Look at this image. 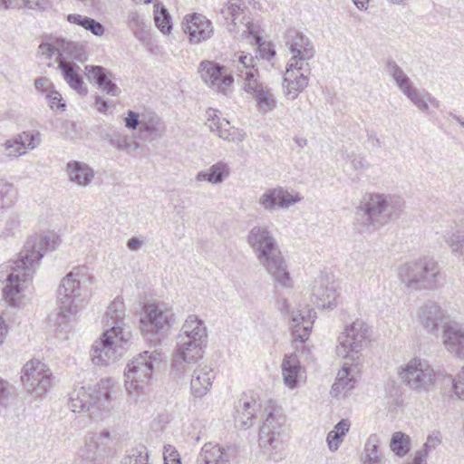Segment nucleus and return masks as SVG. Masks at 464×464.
Wrapping results in <instances>:
<instances>
[{"label": "nucleus", "mask_w": 464, "mask_h": 464, "mask_svg": "<svg viewBox=\"0 0 464 464\" xmlns=\"http://www.w3.org/2000/svg\"><path fill=\"white\" fill-rule=\"evenodd\" d=\"M59 244L60 238L53 233L32 236L26 240L17 259L0 266V281L5 283L3 294L6 299L11 301L22 291L24 285L32 280L44 253L54 250Z\"/></svg>", "instance_id": "1"}, {"label": "nucleus", "mask_w": 464, "mask_h": 464, "mask_svg": "<svg viewBox=\"0 0 464 464\" xmlns=\"http://www.w3.org/2000/svg\"><path fill=\"white\" fill-rule=\"evenodd\" d=\"M208 343L207 326L203 320L190 314L177 336L169 376L176 382L185 380L193 365L203 357Z\"/></svg>", "instance_id": "2"}, {"label": "nucleus", "mask_w": 464, "mask_h": 464, "mask_svg": "<svg viewBox=\"0 0 464 464\" xmlns=\"http://www.w3.org/2000/svg\"><path fill=\"white\" fill-rule=\"evenodd\" d=\"M124 317V303L117 297L108 306L104 314L103 321L109 328L92 347L91 357L93 364L108 365L121 358L128 349L130 333L121 326Z\"/></svg>", "instance_id": "3"}, {"label": "nucleus", "mask_w": 464, "mask_h": 464, "mask_svg": "<svg viewBox=\"0 0 464 464\" xmlns=\"http://www.w3.org/2000/svg\"><path fill=\"white\" fill-rule=\"evenodd\" d=\"M404 210V201L397 195L367 193L355 212V224L360 232H373L391 220L397 219Z\"/></svg>", "instance_id": "4"}, {"label": "nucleus", "mask_w": 464, "mask_h": 464, "mask_svg": "<svg viewBox=\"0 0 464 464\" xmlns=\"http://www.w3.org/2000/svg\"><path fill=\"white\" fill-rule=\"evenodd\" d=\"M247 243L274 281L282 287H287L291 282L287 266L268 227L266 226L252 227L247 235Z\"/></svg>", "instance_id": "5"}, {"label": "nucleus", "mask_w": 464, "mask_h": 464, "mask_svg": "<svg viewBox=\"0 0 464 464\" xmlns=\"http://www.w3.org/2000/svg\"><path fill=\"white\" fill-rule=\"evenodd\" d=\"M161 362L157 351L140 353L126 366L125 388L131 401L137 403L146 398V390L156 364Z\"/></svg>", "instance_id": "6"}, {"label": "nucleus", "mask_w": 464, "mask_h": 464, "mask_svg": "<svg viewBox=\"0 0 464 464\" xmlns=\"http://www.w3.org/2000/svg\"><path fill=\"white\" fill-rule=\"evenodd\" d=\"M85 267H74L61 281L57 290L60 315L64 318L77 313V309L87 296Z\"/></svg>", "instance_id": "7"}, {"label": "nucleus", "mask_w": 464, "mask_h": 464, "mask_svg": "<svg viewBox=\"0 0 464 464\" xmlns=\"http://www.w3.org/2000/svg\"><path fill=\"white\" fill-rule=\"evenodd\" d=\"M439 274L437 263L428 257L405 263L398 268V277L410 290L430 289L436 285Z\"/></svg>", "instance_id": "8"}, {"label": "nucleus", "mask_w": 464, "mask_h": 464, "mask_svg": "<svg viewBox=\"0 0 464 464\" xmlns=\"http://www.w3.org/2000/svg\"><path fill=\"white\" fill-rule=\"evenodd\" d=\"M173 321L174 314L171 309L163 304L150 303L143 308V316L140 320V330L150 342L160 343Z\"/></svg>", "instance_id": "9"}, {"label": "nucleus", "mask_w": 464, "mask_h": 464, "mask_svg": "<svg viewBox=\"0 0 464 464\" xmlns=\"http://www.w3.org/2000/svg\"><path fill=\"white\" fill-rule=\"evenodd\" d=\"M371 329L366 323L357 319L345 327L339 336L336 353L339 357L360 362L362 351L370 342Z\"/></svg>", "instance_id": "10"}, {"label": "nucleus", "mask_w": 464, "mask_h": 464, "mask_svg": "<svg viewBox=\"0 0 464 464\" xmlns=\"http://www.w3.org/2000/svg\"><path fill=\"white\" fill-rule=\"evenodd\" d=\"M398 374L403 383L418 392H428L435 382V373L427 361L413 358L401 366Z\"/></svg>", "instance_id": "11"}, {"label": "nucleus", "mask_w": 464, "mask_h": 464, "mask_svg": "<svg viewBox=\"0 0 464 464\" xmlns=\"http://www.w3.org/2000/svg\"><path fill=\"white\" fill-rule=\"evenodd\" d=\"M21 380L26 391L38 397L50 389L52 372L42 362L32 360L23 367Z\"/></svg>", "instance_id": "12"}, {"label": "nucleus", "mask_w": 464, "mask_h": 464, "mask_svg": "<svg viewBox=\"0 0 464 464\" xmlns=\"http://www.w3.org/2000/svg\"><path fill=\"white\" fill-rule=\"evenodd\" d=\"M285 44L293 54L288 63L290 67L296 65H309V61L314 56V48L311 40L302 32L295 29L286 31Z\"/></svg>", "instance_id": "13"}, {"label": "nucleus", "mask_w": 464, "mask_h": 464, "mask_svg": "<svg viewBox=\"0 0 464 464\" xmlns=\"http://www.w3.org/2000/svg\"><path fill=\"white\" fill-rule=\"evenodd\" d=\"M256 60H257V55L253 57L251 54L242 52L237 66V75L243 80V90L252 97L267 87L260 79L256 67Z\"/></svg>", "instance_id": "14"}, {"label": "nucleus", "mask_w": 464, "mask_h": 464, "mask_svg": "<svg viewBox=\"0 0 464 464\" xmlns=\"http://www.w3.org/2000/svg\"><path fill=\"white\" fill-rule=\"evenodd\" d=\"M198 71L202 80L219 92L226 93L234 82V78L227 72V68L214 61L201 62Z\"/></svg>", "instance_id": "15"}, {"label": "nucleus", "mask_w": 464, "mask_h": 464, "mask_svg": "<svg viewBox=\"0 0 464 464\" xmlns=\"http://www.w3.org/2000/svg\"><path fill=\"white\" fill-rule=\"evenodd\" d=\"M419 324L424 331L436 337L439 336L440 328L444 329V324L451 320L449 315L434 302H427L421 305L417 313Z\"/></svg>", "instance_id": "16"}, {"label": "nucleus", "mask_w": 464, "mask_h": 464, "mask_svg": "<svg viewBox=\"0 0 464 464\" xmlns=\"http://www.w3.org/2000/svg\"><path fill=\"white\" fill-rule=\"evenodd\" d=\"M285 418L279 411L272 409L259 429V446L263 449H276Z\"/></svg>", "instance_id": "17"}, {"label": "nucleus", "mask_w": 464, "mask_h": 464, "mask_svg": "<svg viewBox=\"0 0 464 464\" xmlns=\"http://www.w3.org/2000/svg\"><path fill=\"white\" fill-rule=\"evenodd\" d=\"M310 72V65H296L291 68L287 63L283 80L284 92L287 99L295 100L307 87Z\"/></svg>", "instance_id": "18"}, {"label": "nucleus", "mask_w": 464, "mask_h": 464, "mask_svg": "<svg viewBox=\"0 0 464 464\" xmlns=\"http://www.w3.org/2000/svg\"><path fill=\"white\" fill-rule=\"evenodd\" d=\"M182 27L192 44H199L209 39L213 34L211 22L206 16L197 13L186 15Z\"/></svg>", "instance_id": "19"}, {"label": "nucleus", "mask_w": 464, "mask_h": 464, "mask_svg": "<svg viewBox=\"0 0 464 464\" xmlns=\"http://www.w3.org/2000/svg\"><path fill=\"white\" fill-rule=\"evenodd\" d=\"M206 125L211 132L227 141L240 142L246 136L242 130L231 126L227 120L220 118L217 111L211 108L207 111Z\"/></svg>", "instance_id": "20"}, {"label": "nucleus", "mask_w": 464, "mask_h": 464, "mask_svg": "<svg viewBox=\"0 0 464 464\" xmlns=\"http://www.w3.org/2000/svg\"><path fill=\"white\" fill-rule=\"evenodd\" d=\"M300 200L301 198L298 194L291 195L286 189L277 187L269 188L263 193L258 203L265 210L273 212L277 208H288Z\"/></svg>", "instance_id": "21"}, {"label": "nucleus", "mask_w": 464, "mask_h": 464, "mask_svg": "<svg viewBox=\"0 0 464 464\" xmlns=\"http://www.w3.org/2000/svg\"><path fill=\"white\" fill-rule=\"evenodd\" d=\"M236 447L224 448L212 442L205 443L197 457V464H230L236 458Z\"/></svg>", "instance_id": "22"}, {"label": "nucleus", "mask_w": 464, "mask_h": 464, "mask_svg": "<svg viewBox=\"0 0 464 464\" xmlns=\"http://www.w3.org/2000/svg\"><path fill=\"white\" fill-rule=\"evenodd\" d=\"M336 285L328 277L315 279L312 287V302L319 308H333L336 305Z\"/></svg>", "instance_id": "23"}, {"label": "nucleus", "mask_w": 464, "mask_h": 464, "mask_svg": "<svg viewBox=\"0 0 464 464\" xmlns=\"http://www.w3.org/2000/svg\"><path fill=\"white\" fill-rule=\"evenodd\" d=\"M112 445L113 441L108 430H103L98 434L92 435L85 440L87 458L91 461H99L101 459L111 454Z\"/></svg>", "instance_id": "24"}, {"label": "nucleus", "mask_w": 464, "mask_h": 464, "mask_svg": "<svg viewBox=\"0 0 464 464\" xmlns=\"http://www.w3.org/2000/svg\"><path fill=\"white\" fill-rule=\"evenodd\" d=\"M246 10V7L243 0H229L227 5L221 9L220 14L227 21V28L229 32H235L239 25L246 27L243 34L251 32L249 22H245Z\"/></svg>", "instance_id": "25"}, {"label": "nucleus", "mask_w": 464, "mask_h": 464, "mask_svg": "<svg viewBox=\"0 0 464 464\" xmlns=\"http://www.w3.org/2000/svg\"><path fill=\"white\" fill-rule=\"evenodd\" d=\"M314 318L315 312L312 309L307 311H292L291 330L295 341L304 343L308 339Z\"/></svg>", "instance_id": "26"}, {"label": "nucleus", "mask_w": 464, "mask_h": 464, "mask_svg": "<svg viewBox=\"0 0 464 464\" xmlns=\"http://www.w3.org/2000/svg\"><path fill=\"white\" fill-rule=\"evenodd\" d=\"M85 75L91 82H94L106 94L119 96L121 89L112 81V74L100 65H86Z\"/></svg>", "instance_id": "27"}, {"label": "nucleus", "mask_w": 464, "mask_h": 464, "mask_svg": "<svg viewBox=\"0 0 464 464\" xmlns=\"http://www.w3.org/2000/svg\"><path fill=\"white\" fill-rule=\"evenodd\" d=\"M360 362H344L342 369L338 372L337 377L332 385L331 394L333 396H345L351 391L356 382L354 374L359 372Z\"/></svg>", "instance_id": "28"}, {"label": "nucleus", "mask_w": 464, "mask_h": 464, "mask_svg": "<svg viewBox=\"0 0 464 464\" xmlns=\"http://www.w3.org/2000/svg\"><path fill=\"white\" fill-rule=\"evenodd\" d=\"M443 343L447 350L458 357H464V328L456 321L444 324Z\"/></svg>", "instance_id": "29"}, {"label": "nucleus", "mask_w": 464, "mask_h": 464, "mask_svg": "<svg viewBox=\"0 0 464 464\" xmlns=\"http://www.w3.org/2000/svg\"><path fill=\"white\" fill-rule=\"evenodd\" d=\"M236 409V426L246 430L253 425V420L260 409V404L254 398L244 395L237 402Z\"/></svg>", "instance_id": "30"}, {"label": "nucleus", "mask_w": 464, "mask_h": 464, "mask_svg": "<svg viewBox=\"0 0 464 464\" xmlns=\"http://www.w3.org/2000/svg\"><path fill=\"white\" fill-rule=\"evenodd\" d=\"M58 69L67 82V84L80 95H86L88 89L84 85L81 68L75 63L68 60H61L58 63Z\"/></svg>", "instance_id": "31"}, {"label": "nucleus", "mask_w": 464, "mask_h": 464, "mask_svg": "<svg viewBox=\"0 0 464 464\" xmlns=\"http://www.w3.org/2000/svg\"><path fill=\"white\" fill-rule=\"evenodd\" d=\"M69 407L73 412L90 411V415L95 414L97 410L94 404L93 394L91 393V387L81 386L70 393Z\"/></svg>", "instance_id": "32"}, {"label": "nucleus", "mask_w": 464, "mask_h": 464, "mask_svg": "<svg viewBox=\"0 0 464 464\" xmlns=\"http://www.w3.org/2000/svg\"><path fill=\"white\" fill-rule=\"evenodd\" d=\"M214 378L213 370L208 365L195 369L190 380L192 394L198 398L204 396L209 391Z\"/></svg>", "instance_id": "33"}, {"label": "nucleus", "mask_w": 464, "mask_h": 464, "mask_svg": "<svg viewBox=\"0 0 464 464\" xmlns=\"http://www.w3.org/2000/svg\"><path fill=\"white\" fill-rule=\"evenodd\" d=\"M67 173L70 180L80 186L88 185L93 178V170L87 164L72 160L67 163Z\"/></svg>", "instance_id": "34"}, {"label": "nucleus", "mask_w": 464, "mask_h": 464, "mask_svg": "<svg viewBox=\"0 0 464 464\" xmlns=\"http://www.w3.org/2000/svg\"><path fill=\"white\" fill-rule=\"evenodd\" d=\"M56 44L58 48V56L56 58L57 63L59 61L65 60L63 54H66L69 58L82 62L85 58V52L82 45L77 43L68 41L64 38H56Z\"/></svg>", "instance_id": "35"}, {"label": "nucleus", "mask_w": 464, "mask_h": 464, "mask_svg": "<svg viewBox=\"0 0 464 464\" xmlns=\"http://www.w3.org/2000/svg\"><path fill=\"white\" fill-rule=\"evenodd\" d=\"M282 374L284 383L293 389L298 383V375L300 371V362L295 354L286 355L282 362Z\"/></svg>", "instance_id": "36"}, {"label": "nucleus", "mask_w": 464, "mask_h": 464, "mask_svg": "<svg viewBox=\"0 0 464 464\" xmlns=\"http://www.w3.org/2000/svg\"><path fill=\"white\" fill-rule=\"evenodd\" d=\"M112 383L108 379L101 380L94 388L91 387V393L94 397L97 411H107L111 401Z\"/></svg>", "instance_id": "37"}, {"label": "nucleus", "mask_w": 464, "mask_h": 464, "mask_svg": "<svg viewBox=\"0 0 464 464\" xmlns=\"http://www.w3.org/2000/svg\"><path fill=\"white\" fill-rule=\"evenodd\" d=\"M229 174V167L224 162H218L212 165L208 169L199 171L197 174V180L208 181L211 184L221 183Z\"/></svg>", "instance_id": "38"}, {"label": "nucleus", "mask_w": 464, "mask_h": 464, "mask_svg": "<svg viewBox=\"0 0 464 464\" xmlns=\"http://www.w3.org/2000/svg\"><path fill=\"white\" fill-rule=\"evenodd\" d=\"M384 70L386 73L393 79L396 86L402 93H405L412 87L411 79L392 59L386 61Z\"/></svg>", "instance_id": "39"}, {"label": "nucleus", "mask_w": 464, "mask_h": 464, "mask_svg": "<svg viewBox=\"0 0 464 464\" xmlns=\"http://www.w3.org/2000/svg\"><path fill=\"white\" fill-rule=\"evenodd\" d=\"M161 121L158 116H152L148 121L141 120L140 125V138L144 140H156L162 136Z\"/></svg>", "instance_id": "40"}, {"label": "nucleus", "mask_w": 464, "mask_h": 464, "mask_svg": "<svg viewBox=\"0 0 464 464\" xmlns=\"http://www.w3.org/2000/svg\"><path fill=\"white\" fill-rule=\"evenodd\" d=\"M349 428L350 421L347 419H343L334 426V429L328 433L326 440L331 451L338 450Z\"/></svg>", "instance_id": "41"}, {"label": "nucleus", "mask_w": 464, "mask_h": 464, "mask_svg": "<svg viewBox=\"0 0 464 464\" xmlns=\"http://www.w3.org/2000/svg\"><path fill=\"white\" fill-rule=\"evenodd\" d=\"M391 450L398 457H404L411 450V438L401 431H396L392 435L390 441Z\"/></svg>", "instance_id": "42"}, {"label": "nucleus", "mask_w": 464, "mask_h": 464, "mask_svg": "<svg viewBox=\"0 0 464 464\" xmlns=\"http://www.w3.org/2000/svg\"><path fill=\"white\" fill-rule=\"evenodd\" d=\"M121 464H149V452L147 448L139 444L126 451Z\"/></svg>", "instance_id": "43"}, {"label": "nucleus", "mask_w": 464, "mask_h": 464, "mask_svg": "<svg viewBox=\"0 0 464 464\" xmlns=\"http://www.w3.org/2000/svg\"><path fill=\"white\" fill-rule=\"evenodd\" d=\"M252 98L256 102L258 111L263 113L272 111L276 108V100L268 87L265 88Z\"/></svg>", "instance_id": "44"}, {"label": "nucleus", "mask_w": 464, "mask_h": 464, "mask_svg": "<svg viewBox=\"0 0 464 464\" xmlns=\"http://www.w3.org/2000/svg\"><path fill=\"white\" fill-rule=\"evenodd\" d=\"M156 6L157 12L154 15L155 24L162 34H169L172 30L170 14L164 5L160 6V5L157 4Z\"/></svg>", "instance_id": "45"}, {"label": "nucleus", "mask_w": 464, "mask_h": 464, "mask_svg": "<svg viewBox=\"0 0 464 464\" xmlns=\"http://www.w3.org/2000/svg\"><path fill=\"white\" fill-rule=\"evenodd\" d=\"M17 198V190L11 183L0 185V208L8 209L13 207Z\"/></svg>", "instance_id": "46"}, {"label": "nucleus", "mask_w": 464, "mask_h": 464, "mask_svg": "<svg viewBox=\"0 0 464 464\" xmlns=\"http://www.w3.org/2000/svg\"><path fill=\"white\" fill-rule=\"evenodd\" d=\"M18 135H15L12 139L6 140L1 147L5 150V154L9 159H16L25 154L24 145L21 143Z\"/></svg>", "instance_id": "47"}, {"label": "nucleus", "mask_w": 464, "mask_h": 464, "mask_svg": "<svg viewBox=\"0 0 464 464\" xmlns=\"http://www.w3.org/2000/svg\"><path fill=\"white\" fill-rule=\"evenodd\" d=\"M444 239L453 254H464V229L447 233Z\"/></svg>", "instance_id": "48"}, {"label": "nucleus", "mask_w": 464, "mask_h": 464, "mask_svg": "<svg viewBox=\"0 0 464 464\" xmlns=\"http://www.w3.org/2000/svg\"><path fill=\"white\" fill-rule=\"evenodd\" d=\"M379 437L376 434L370 435L365 443L364 451L362 456L363 460H382L379 454Z\"/></svg>", "instance_id": "49"}, {"label": "nucleus", "mask_w": 464, "mask_h": 464, "mask_svg": "<svg viewBox=\"0 0 464 464\" xmlns=\"http://www.w3.org/2000/svg\"><path fill=\"white\" fill-rule=\"evenodd\" d=\"M426 92H423L420 93L416 88L413 86L408 90L405 93H403L420 111L425 113H429L430 108L428 104V100L426 97Z\"/></svg>", "instance_id": "50"}, {"label": "nucleus", "mask_w": 464, "mask_h": 464, "mask_svg": "<svg viewBox=\"0 0 464 464\" xmlns=\"http://www.w3.org/2000/svg\"><path fill=\"white\" fill-rule=\"evenodd\" d=\"M21 143L24 145V150H33L41 144V133L38 130H26L17 134Z\"/></svg>", "instance_id": "51"}, {"label": "nucleus", "mask_w": 464, "mask_h": 464, "mask_svg": "<svg viewBox=\"0 0 464 464\" xmlns=\"http://www.w3.org/2000/svg\"><path fill=\"white\" fill-rule=\"evenodd\" d=\"M14 393V387L0 377V410H5Z\"/></svg>", "instance_id": "52"}, {"label": "nucleus", "mask_w": 464, "mask_h": 464, "mask_svg": "<svg viewBox=\"0 0 464 464\" xmlns=\"http://www.w3.org/2000/svg\"><path fill=\"white\" fill-rule=\"evenodd\" d=\"M110 144L120 150H127L132 146H134L130 140L129 138L125 135H121L118 131H113L110 135Z\"/></svg>", "instance_id": "53"}, {"label": "nucleus", "mask_w": 464, "mask_h": 464, "mask_svg": "<svg viewBox=\"0 0 464 464\" xmlns=\"http://www.w3.org/2000/svg\"><path fill=\"white\" fill-rule=\"evenodd\" d=\"M20 226V219L17 214H11L5 221V228L0 234V237H8L15 234Z\"/></svg>", "instance_id": "54"}, {"label": "nucleus", "mask_w": 464, "mask_h": 464, "mask_svg": "<svg viewBox=\"0 0 464 464\" xmlns=\"http://www.w3.org/2000/svg\"><path fill=\"white\" fill-rule=\"evenodd\" d=\"M45 98L48 100L52 110L63 111L66 107L65 102H63L62 95L54 89H50V92L46 93Z\"/></svg>", "instance_id": "55"}, {"label": "nucleus", "mask_w": 464, "mask_h": 464, "mask_svg": "<svg viewBox=\"0 0 464 464\" xmlns=\"http://www.w3.org/2000/svg\"><path fill=\"white\" fill-rule=\"evenodd\" d=\"M253 37L255 44L258 46L257 51L261 58L270 60L276 55V51L269 46H266L261 36L255 34Z\"/></svg>", "instance_id": "56"}, {"label": "nucleus", "mask_w": 464, "mask_h": 464, "mask_svg": "<svg viewBox=\"0 0 464 464\" xmlns=\"http://www.w3.org/2000/svg\"><path fill=\"white\" fill-rule=\"evenodd\" d=\"M38 52L45 56L46 59H52L55 53H58V48L56 44V38L53 44L42 43L38 47Z\"/></svg>", "instance_id": "57"}, {"label": "nucleus", "mask_w": 464, "mask_h": 464, "mask_svg": "<svg viewBox=\"0 0 464 464\" xmlns=\"http://www.w3.org/2000/svg\"><path fill=\"white\" fill-rule=\"evenodd\" d=\"M84 29L90 31L92 34L96 36H102L105 31V28L102 25V24L91 17L88 18Z\"/></svg>", "instance_id": "58"}, {"label": "nucleus", "mask_w": 464, "mask_h": 464, "mask_svg": "<svg viewBox=\"0 0 464 464\" xmlns=\"http://www.w3.org/2000/svg\"><path fill=\"white\" fill-rule=\"evenodd\" d=\"M452 388L455 394L461 400H464V366L463 371L453 380Z\"/></svg>", "instance_id": "59"}, {"label": "nucleus", "mask_w": 464, "mask_h": 464, "mask_svg": "<svg viewBox=\"0 0 464 464\" xmlns=\"http://www.w3.org/2000/svg\"><path fill=\"white\" fill-rule=\"evenodd\" d=\"M126 22L129 27L133 31L141 29L143 24L140 14L136 11H130L128 13Z\"/></svg>", "instance_id": "60"}, {"label": "nucleus", "mask_w": 464, "mask_h": 464, "mask_svg": "<svg viewBox=\"0 0 464 464\" xmlns=\"http://www.w3.org/2000/svg\"><path fill=\"white\" fill-rule=\"evenodd\" d=\"M34 87L37 92L44 95L50 92V89H53L50 80L44 76L38 77L34 80Z\"/></svg>", "instance_id": "61"}, {"label": "nucleus", "mask_w": 464, "mask_h": 464, "mask_svg": "<svg viewBox=\"0 0 464 464\" xmlns=\"http://www.w3.org/2000/svg\"><path fill=\"white\" fill-rule=\"evenodd\" d=\"M124 122L127 129L135 130L140 125L141 120H140L138 112L129 110L127 117L124 119Z\"/></svg>", "instance_id": "62"}, {"label": "nucleus", "mask_w": 464, "mask_h": 464, "mask_svg": "<svg viewBox=\"0 0 464 464\" xmlns=\"http://www.w3.org/2000/svg\"><path fill=\"white\" fill-rule=\"evenodd\" d=\"M163 457L165 463L180 461L179 452L171 445H167L164 447Z\"/></svg>", "instance_id": "63"}, {"label": "nucleus", "mask_w": 464, "mask_h": 464, "mask_svg": "<svg viewBox=\"0 0 464 464\" xmlns=\"http://www.w3.org/2000/svg\"><path fill=\"white\" fill-rule=\"evenodd\" d=\"M346 160L351 163L355 170H363L367 168L364 160L354 153L347 154Z\"/></svg>", "instance_id": "64"}]
</instances>
